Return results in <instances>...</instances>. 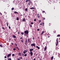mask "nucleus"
Returning a JSON list of instances; mask_svg holds the SVG:
<instances>
[{
	"label": "nucleus",
	"instance_id": "36",
	"mask_svg": "<svg viewBox=\"0 0 60 60\" xmlns=\"http://www.w3.org/2000/svg\"><path fill=\"white\" fill-rule=\"evenodd\" d=\"M34 21H36V19H34Z\"/></svg>",
	"mask_w": 60,
	"mask_h": 60
},
{
	"label": "nucleus",
	"instance_id": "47",
	"mask_svg": "<svg viewBox=\"0 0 60 60\" xmlns=\"http://www.w3.org/2000/svg\"><path fill=\"white\" fill-rule=\"evenodd\" d=\"M42 24H43V26H44V23H42Z\"/></svg>",
	"mask_w": 60,
	"mask_h": 60
},
{
	"label": "nucleus",
	"instance_id": "27",
	"mask_svg": "<svg viewBox=\"0 0 60 60\" xmlns=\"http://www.w3.org/2000/svg\"><path fill=\"white\" fill-rule=\"evenodd\" d=\"M13 50L15 51V50H16V49L15 48H14L13 49Z\"/></svg>",
	"mask_w": 60,
	"mask_h": 60
},
{
	"label": "nucleus",
	"instance_id": "31",
	"mask_svg": "<svg viewBox=\"0 0 60 60\" xmlns=\"http://www.w3.org/2000/svg\"><path fill=\"white\" fill-rule=\"evenodd\" d=\"M16 48H17V49H18L19 50V48H18V47H16Z\"/></svg>",
	"mask_w": 60,
	"mask_h": 60
},
{
	"label": "nucleus",
	"instance_id": "62",
	"mask_svg": "<svg viewBox=\"0 0 60 60\" xmlns=\"http://www.w3.org/2000/svg\"><path fill=\"white\" fill-rule=\"evenodd\" d=\"M38 39H39V37H38Z\"/></svg>",
	"mask_w": 60,
	"mask_h": 60
},
{
	"label": "nucleus",
	"instance_id": "16",
	"mask_svg": "<svg viewBox=\"0 0 60 60\" xmlns=\"http://www.w3.org/2000/svg\"><path fill=\"white\" fill-rule=\"evenodd\" d=\"M19 56H21V54L20 53H19Z\"/></svg>",
	"mask_w": 60,
	"mask_h": 60
},
{
	"label": "nucleus",
	"instance_id": "46",
	"mask_svg": "<svg viewBox=\"0 0 60 60\" xmlns=\"http://www.w3.org/2000/svg\"><path fill=\"white\" fill-rule=\"evenodd\" d=\"M24 35H26V33H25L24 34Z\"/></svg>",
	"mask_w": 60,
	"mask_h": 60
},
{
	"label": "nucleus",
	"instance_id": "5",
	"mask_svg": "<svg viewBox=\"0 0 60 60\" xmlns=\"http://www.w3.org/2000/svg\"><path fill=\"white\" fill-rule=\"evenodd\" d=\"M11 56V54H8L7 56V57L8 58H9L10 56Z\"/></svg>",
	"mask_w": 60,
	"mask_h": 60
},
{
	"label": "nucleus",
	"instance_id": "24",
	"mask_svg": "<svg viewBox=\"0 0 60 60\" xmlns=\"http://www.w3.org/2000/svg\"><path fill=\"white\" fill-rule=\"evenodd\" d=\"M59 36H60V35H58L57 36V37H59Z\"/></svg>",
	"mask_w": 60,
	"mask_h": 60
},
{
	"label": "nucleus",
	"instance_id": "35",
	"mask_svg": "<svg viewBox=\"0 0 60 60\" xmlns=\"http://www.w3.org/2000/svg\"><path fill=\"white\" fill-rule=\"evenodd\" d=\"M41 22V20H40L39 21V23H40Z\"/></svg>",
	"mask_w": 60,
	"mask_h": 60
},
{
	"label": "nucleus",
	"instance_id": "33",
	"mask_svg": "<svg viewBox=\"0 0 60 60\" xmlns=\"http://www.w3.org/2000/svg\"><path fill=\"white\" fill-rule=\"evenodd\" d=\"M24 51L26 52H27V51L26 50H25Z\"/></svg>",
	"mask_w": 60,
	"mask_h": 60
},
{
	"label": "nucleus",
	"instance_id": "56",
	"mask_svg": "<svg viewBox=\"0 0 60 60\" xmlns=\"http://www.w3.org/2000/svg\"><path fill=\"white\" fill-rule=\"evenodd\" d=\"M20 33L19 32H18V34H19Z\"/></svg>",
	"mask_w": 60,
	"mask_h": 60
},
{
	"label": "nucleus",
	"instance_id": "64",
	"mask_svg": "<svg viewBox=\"0 0 60 60\" xmlns=\"http://www.w3.org/2000/svg\"><path fill=\"white\" fill-rule=\"evenodd\" d=\"M35 15L36 16V14H35Z\"/></svg>",
	"mask_w": 60,
	"mask_h": 60
},
{
	"label": "nucleus",
	"instance_id": "1",
	"mask_svg": "<svg viewBox=\"0 0 60 60\" xmlns=\"http://www.w3.org/2000/svg\"><path fill=\"white\" fill-rule=\"evenodd\" d=\"M29 3H28V4L29 5H30V4H33V3H32V2L30 0L29 1Z\"/></svg>",
	"mask_w": 60,
	"mask_h": 60
},
{
	"label": "nucleus",
	"instance_id": "42",
	"mask_svg": "<svg viewBox=\"0 0 60 60\" xmlns=\"http://www.w3.org/2000/svg\"><path fill=\"white\" fill-rule=\"evenodd\" d=\"M20 59H22V57H20Z\"/></svg>",
	"mask_w": 60,
	"mask_h": 60
},
{
	"label": "nucleus",
	"instance_id": "63",
	"mask_svg": "<svg viewBox=\"0 0 60 60\" xmlns=\"http://www.w3.org/2000/svg\"><path fill=\"white\" fill-rule=\"evenodd\" d=\"M39 60H42L41 59H40Z\"/></svg>",
	"mask_w": 60,
	"mask_h": 60
},
{
	"label": "nucleus",
	"instance_id": "41",
	"mask_svg": "<svg viewBox=\"0 0 60 60\" xmlns=\"http://www.w3.org/2000/svg\"><path fill=\"white\" fill-rule=\"evenodd\" d=\"M9 29H11V27H10V26H9Z\"/></svg>",
	"mask_w": 60,
	"mask_h": 60
},
{
	"label": "nucleus",
	"instance_id": "2",
	"mask_svg": "<svg viewBox=\"0 0 60 60\" xmlns=\"http://www.w3.org/2000/svg\"><path fill=\"white\" fill-rule=\"evenodd\" d=\"M24 33H25L26 34H28V31H25L24 32Z\"/></svg>",
	"mask_w": 60,
	"mask_h": 60
},
{
	"label": "nucleus",
	"instance_id": "37",
	"mask_svg": "<svg viewBox=\"0 0 60 60\" xmlns=\"http://www.w3.org/2000/svg\"><path fill=\"white\" fill-rule=\"evenodd\" d=\"M15 55H14V54H12V56H14Z\"/></svg>",
	"mask_w": 60,
	"mask_h": 60
},
{
	"label": "nucleus",
	"instance_id": "28",
	"mask_svg": "<svg viewBox=\"0 0 60 60\" xmlns=\"http://www.w3.org/2000/svg\"><path fill=\"white\" fill-rule=\"evenodd\" d=\"M23 53L25 54L26 53V52L25 51H24L23 52Z\"/></svg>",
	"mask_w": 60,
	"mask_h": 60
},
{
	"label": "nucleus",
	"instance_id": "9",
	"mask_svg": "<svg viewBox=\"0 0 60 60\" xmlns=\"http://www.w3.org/2000/svg\"><path fill=\"white\" fill-rule=\"evenodd\" d=\"M13 38H16V36H15V35H13Z\"/></svg>",
	"mask_w": 60,
	"mask_h": 60
},
{
	"label": "nucleus",
	"instance_id": "22",
	"mask_svg": "<svg viewBox=\"0 0 60 60\" xmlns=\"http://www.w3.org/2000/svg\"><path fill=\"white\" fill-rule=\"evenodd\" d=\"M15 46H17V44L16 43H15Z\"/></svg>",
	"mask_w": 60,
	"mask_h": 60
},
{
	"label": "nucleus",
	"instance_id": "11",
	"mask_svg": "<svg viewBox=\"0 0 60 60\" xmlns=\"http://www.w3.org/2000/svg\"><path fill=\"white\" fill-rule=\"evenodd\" d=\"M44 33V31H42V33H41V35H42L43 34V33Z\"/></svg>",
	"mask_w": 60,
	"mask_h": 60
},
{
	"label": "nucleus",
	"instance_id": "59",
	"mask_svg": "<svg viewBox=\"0 0 60 60\" xmlns=\"http://www.w3.org/2000/svg\"><path fill=\"white\" fill-rule=\"evenodd\" d=\"M22 16V15H21V16Z\"/></svg>",
	"mask_w": 60,
	"mask_h": 60
},
{
	"label": "nucleus",
	"instance_id": "55",
	"mask_svg": "<svg viewBox=\"0 0 60 60\" xmlns=\"http://www.w3.org/2000/svg\"><path fill=\"white\" fill-rule=\"evenodd\" d=\"M33 60H35V58H34V59Z\"/></svg>",
	"mask_w": 60,
	"mask_h": 60
},
{
	"label": "nucleus",
	"instance_id": "25",
	"mask_svg": "<svg viewBox=\"0 0 60 60\" xmlns=\"http://www.w3.org/2000/svg\"><path fill=\"white\" fill-rule=\"evenodd\" d=\"M0 47H3V46L2 45H0Z\"/></svg>",
	"mask_w": 60,
	"mask_h": 60
},
{
	"label": "nucleus",
	"instance_id": "26",
	"mask_svg": "<svg viewBox=\"0 0 60 60\" xmlns=\"http://www.w3.org/2000/svg\"><path fill=\"white\" fill-rule=\"evenodd\" d=\"M25 11H27V8H26L25 9Z\"/></svg>",
	"mask_w": 60,
	"mask_h": 60
},
{
	"label": "nucleus",
	"instance_id": "51",
	"mask_svg": "<svg viewBox=\"0 0 60 60\" xmlns=\"http://www.w3.org/2000/svg\"><path fill=\"white\" fill-rule=\"evenodd\" d=\"M44 19H45V18H43V20H44Z\"/></svg>",
	"mask_w": 60,
	"mask_h": 60
},
{
	"label": "nucleus",
	"instance_id": "10",
	"mask_svg": "<svg viewBox=\"0 0 60 60\" xmlns=\"http://www.w3.org/2000/svg\"><path fill=\"white\" fill-rule=\"evenodd\" d=\"M26 21V19L24 18L22 19V21Z\"/></svg>",
	"mask_w": 60,
	"mask_h": 60
},
{
	"label": "nucleus",
	"instance_id": "49",
	"mask_svg": "<svg viewBox=\"0 0 60 60\" xmlns=\"http://www.w3.org/2000/svg\"><path fill=\"white\" fill-rule=\"evenodd\" d=\"M2 28L3 29H4V27H2Z\"/></svg>",
	"mask_w": 60,
	"mask_h": 60
},
{
	"label": "nucleus",
	"instance_id": "7",
	"mask_svg": "<svg viewBox=\"0 0 60 60\" xmlns=\"http://www.w3.org/2000/svg\"><path fill=\"white\" fill-rule=\"evenodd\" d=\"M30 54L31 55V56H33V52H30Z\"/></svg>",
	"mask_w": 60,
	"mask_h": 60
},
{
	"label": "nucleus",
	"instance_id": "39",
	"mask_svg": "<svg viewBox=\"0 0 60 60\" xmlns=\"http://www.w3.org/2000/svg\"><path fill=\"white\" fill-rule=\"evenodd\" d=\"M23 39V38L22 37H21L20 38V39Z\"/></svg>",
	"mask_w": 60,
	"mask_h": 60
},
{
	"label": "nucleus",
	"instance_id": "30",
	"mask_svg": "<svg viewBox=\"0 0 60 60\" xmlns=\"http://www.w3.org/2000/svg\"><path fill=\"white\" fill-rule=\"evenodd\" d=\"M24 56H27V54H25Z\"/></svg>",
	"mask_w": 60,
	"mask_h": 60
},
{
	"label": "nucleus",
	"instance_id": "4",
	"mask_svg": "<svg viewBox=\"0 0 60 60\" xmlns=\"http://www.w3.org/2000/svg\"><path fill=\"white\" fill-rule=\"evenodd\" d=\"M31 46H34V47H35V44H31Z\"/></svg>",
	"mask_w": 60,
	"mask_h": 60
},
{
	"label": "nucleus",
	"instance_id": "52",
	"mask_svg": "<svg viewBox=\"0 0 60 60\" xmlns=\"http://www.w3.org/2000/svg\"><path fill=\"white\" fill-rule=\"evenodd\" d=\"M9 41H11V39H9Z\"/></svg>",
	"mask_w": 60,
	"mask_h": 60
},
{
	"label": "nucleus",
	"instance_id": "19",
	"mask_svg": "<svg viewBox=\"0 0 60 60\" xmlns=\"http://www.w3.org/2000/svg\"><path fill=\"white\" fill-rule=\"evenodd\" d=\"M16 20H19V17H17V18Z\"/></svg>",
	"mask_w": 60,
	"mask_h": 60
},
{
	"label": "nucleus",
	"instance_id": "53",
	"mask_svg": "<svg viewBox=\"0 0 60 60\" xmlns=\"http://www.w3.org/2000/svg\"><path fill=\"white\" fill-rule=\"evenodd\" d=\"M37 55H38V54H37L36 55H35V56H37Z\"/></svg>",
	"mask_w": 60,
	"mask_h": 60
},
{
	"label": "nucleus",
	"instance_id": "44",
	"mask_svg": "<svg viewBox=\"0 0 60 60\" xmlns=\"http://www.w3.org/2000/svg\"><path fill=\"white\" fill-rule=\"evenodd\" d=\"M4 57L5 58H6V56H5Z\"/></svg>",
	"mask_w": 60,
	"mask_h": 60
},
{
	"label": "nucleus",
	"instance_id": "45",
	"mask_svg": "<svg viewBox=\"0 0 60 60\" xmlns=\"http://www.w3.org/2000/svg\"><path fill=\"white\" fill-rule=\"evenodd\" d=\"M0 13L1 15H2V13H1L0 12Z\"/></svg>",
	"mask_w": 60,
	"mask_h": 60
},
{
	"label": "nucleus",
	"instance_id": "3",
	"mask_svg": "<svg viewBox=\"0 0 60 60\" xmlns=\"http://www.w3.org/2000/svg\"><path fill=\"white\" fill-rule=\"evenodd\" d=\"M56 46H57V45L58 44V40L57 39L56 40Z\"/></svg>",
	"mask_w": 60,
	"mask_h": 60
},
{
	"label": "nucleus",
	"instance_id": "48",
	"mask_svg": "<svg viewBox=\"0 0 60 60\" xmlns=\"http://www.w3.org/2000/svg\"><path fill=\"white\" fill-rule=\"evenodd\" d=\"M40 25H42V24H41V23H40Z\"/></svg>",
	"mask_w": 60,
	"mask_h": 60
},
{
	"label": "nucleus",
	"instance_id": "60",
	"mask_svg": "<svg viewBox=\"0 0 60 60\" xmlns=\"http://www.w3.org/2000/svg\"><path fill=\"white\" fill-rule=\"evenodd\" d=\"M39 14H38V16H39Z\"/></svg>",
	"mask_w": 60,
	"mask_h": 60
},
{
	"label": "nucleus",
	"instance_id": "57",
	"mask_svg": "<svg viewBox=\"0 0 60 60\" xmlns=\"http://www.w3.org/2000/svg\"><path fill=\"white\" fill-rule=\"evenodd\" d=\"M44 13H45V11H43Z\"/></svg>",
	"mask_w": 60,
	"mask_h": 60
},
{
	"label": "nucleus",
	"instance_id": "34",
	"mask_svg": "<svg viewBox=\"0 0 60 60\" xmlns=\"http://www.w3.org/2000/svg\"><path fill=\"white\" fill-rule=\"evenodd\" d=\"M11 10H14V8H12Z\"/></svg>",
	"mask_w": 60,
	"mask_h": 60
},
{
	"label": "nucleus",
	"instance_id": "23",
	"mask_svg": "<svg viewBox=\"0 0 60 60\" xmlns=\"http://www.w3.org/2000/svg\"><path fill=\"white\" fill-rule=\"evenodd\" d=\"M14 13H18V12H16V11H15L14 12Z\"/></svg>",
	"mask_w": 60,
	"mask_h": 60
},
{
	"label": "nucleus",
	"instance_id": "50",
	"mask_svg": "<svg viewBox=\"0 0 60 60\" xmlns=\"http://www.w3.org/2000/svg\"><path fill=\"white\" fill-rule=\"evenodd\" d=\"M11 44H12V45H13V44L12 43H11Z\"/></svg>",
	"mask_w": 60,
	"mask_h": 60
},
{
	"label": "nucleus",
	"instance_id": "29",
	"mask_svg": "<svg viewBox=\"0 0 60 60\" xmlns=\"http://www.w3.org/2000/svg\"><path fill=\"white\" fill-rule=\"evenodd\" d=\"M21 34H22V35H23L24 34V33L23 32H22Z\"/></svg>",
	"mask_w": 60,
	"mask_h": 60
},
{
	"label": "nucleus",
	"instance_id": "20",
	"mask_svg": "<svg viewBox=\"0 0 60 60\" xmlns=\"http://www.w3.org/2000/svg\"><path fill=\"white\" fill-rule=\"evenodd\" d=\"M31 42V41L30 40H29V39L28 40V42Z\"/></svg>",
	"mask_w": 60,
	"mask_h": 60
},
{
	"label": "nucleus",
	"instance_id": "18",
	"mask_svg": "<svg viewBox=\"0 0 60 60\" xmlns=\"http://www.w3.org/2000/svg\"><path fill=\"white\" fill-rule=\"evenodd\" d=\"M7 26H8V25H9V24L8 23V22H7Z\"/></svg>",
	"mask_w": 60,
	"mask_h": 60
},
{
	"label": "nucleus",
	"instance_id": "6",
	"mask_svg": "<svg viewBox=\"0 0 60 60\" xmlns=\"http://www.w3.org/2000/svg\"><path fill=\"white\" fill-rule=\"evenodd\" d=\"M25 44L26 45H27V40H26V41L25 42Z\"/></svg>",
	"mask_w": 60,
	"mask_h": 60
},
{
	"label": "nucleus",
	"instance_id": "14",
	"mask_svg": "<svg viewBox=\"0 0 60 60\" xmlns=\"http://www.w3.org/2000/svg\"><path fill=\"white\" fill-rule=\"evenodd\" d=\"M36 47L37 48H38V49H40V47H38V46H36Z\"/></svg>",
	"mask_w": 60,
	"mask_h": 60
},
{
	"label": "nucleus",
	"instance_id": "8",
	"mask_svg": "<svg viewBox=\"0 0 60 60\" xmlns=\"http://www.w3.org/2000/svg\"><path fill=\"white\" fill-rule=\"evenodd\" d=\"M34 50L33 49H30V52H32Z\"/></svg>",
	"mask_w": 60,
	"mask_h": 60
},
{
	"label": "nucleus",
	"instance_id": "40",
	"mask_svg": "<svg viewBox=\"0 0 60 60\" xmlns=\"http://www.w3.org/2000/svg\"><path fill=\"white\" fill-rule=\"evenodd\" d=\"M39 29H37V30H38V31H39Z\"/></svg>",
	"mask_w": 60,
	"mask_h": 60
},
{
	"label": "nucleus",
	"instance_id": "13",
	"mask_svg": "<svg viewBox=\"0 0 60 60\" xmlns=\"http://www.w3.org/2000/svg\"><path fill=\"white\" fill-rule=\"evenodd\" d=\"M30 1V0H26V2H28V1H29H29Z\"/></svg>",
	"mask_w": 60,
	"mask_h": 60
},
{
	"label": "nucleus",
	"instance_id": "32",
	"mask_svg": "<svg viewBox=\"0 0 60 60\" xmlns=\"http://www.w3.org/2000/svg\"><path fill=\"white\" fill-rule=\"evenodd\" d=\"M30 25V27H32V25Z\"/></svg>",
	"mask_w": 60,
	"mask_h": 60
},
{
	"label": "nucleus",
	"instance_id": "58",
	"mask_svg": "<svg viewBox=\"0 0 60 60\" xmlns=\"http://www.w3.org/2000/svg\"><path fill=\"white\" fill-rule=\"evenodd\" d=\"M45 44V43H43V44Z\"/></svg>",
	"mask_w": 60,
	"mask_h": 60
},
{
	"label": "nucleus",
	"instance_id": "15",
	"mask_svg": "<svg viewBox=\"0 0 60 60\" xmlns=\"http://www.w3.org/2000/svg\"><path fill=\"white\" fill-rule=\"evenodd\" d=\"M53 57H53V56H52L51 57V60H53Z\"/></svg>",
	"mask_w": 60,
	"mask_h": 60
},
{
	"label": "nucleus",
	"instance_id": "12",
	"mask_svg": "<svg viewBox=\"0 0 60 60\" xmlns=\"http://www.w3.org/2000/svg\"><path fill=\"white\" fill-rule=\"evenodd\" d=\"M46 49H47V46H45V48L44 51H46Z\"/></svg>",
	"mask_w": 60,
	"mask_h": 60
},
{
	"label": "nucleus",
	"instance_id": "61",
	"mask_svg": "<svg viewBox=\"0 0 60 60\" xmlns=\"http://www.w3.org/2000/svg\"><path fill=\"white\" fill-rule=\"evenodd\" d=\"M49 37H50L49 36L48 37V38H49Z\"/></svg>",
	"mask_w": 60,
	"mask_h": 60
},
{
	"label": "nucleus",
	"instance_id": "17",
	"mask_svg": "<svg viewBox=\"0 0 60 60\" xmlns=\"http://www.w3.org/2000/svg\"><path fill=\"white\" fill-rule=\"evenodd\" d=\"M30 9H35V8H34L32 7L30 8Z\"/></svg>",
	"mask_w": 60,
	"mask_h": 60
},
{
	"label": "nucleus",
	"instance_id": "54",
	"mask_svg": "<svg viewBox=\"0 0 60 60\" xmlns=\"http://www.w3.org/2000/svg\"><path fill=\"white\" fill-rule=\"evenodd\" d=\"M18 60H19V58H18Z\"/></svg>",
	"mask_w": 60,
	"mask_h": 60
},
{
	"label": "nucleus",
	"instance_id": "38",
	"mask_svg": "<svg viewBox=\"0 0 60 60\" xmlns=\"http://www.w3.org/2000/svg\"><path fill=\"white\" fill-rule=\"evenodd\" d=\"M31 24H32L33 25V24H34V23H33V22H31Z\"/></svg>",
	"mask_w": 60,
	"mask_h": 60
},
{
	"label": "nucleus",
	"instance_id": "43",
	"mask_svg": "<svg viewBox=\"0 0 60 60\" xmlns=\"http://www.w3.org/2000/svg\"><path fill=\"white\" fill-rule=\"evenodd\" d=\"M38 18H39V17H40V16L39 15H38Z\"/></svg>",
	"mask_w": 60,
	"mask_h": 60
},
{
	"label": "nucleus",
	"instance_id": "21",
	"mask_svg": "<svg viewBox=\"0 0 60 60\" xmlns=\"http://www.w3.org/2000/svg\"><path fill=\"white\" fill-rule=\"evenodd\" d=\"M21 42H23V40L22 39L21 41Z\"/></svg>",
	"mask_w": 60,
	"mask_h": 60
}]
</instances>
